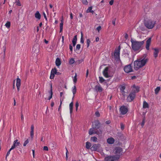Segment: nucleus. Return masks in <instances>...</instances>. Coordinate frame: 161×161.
Returning a JSON list of instances; mask_svg holds the SVG:
<instances>
[{"instance_id": "42", "label": "nucleus", "mask_w": 161, "mask_h": 161, "mask_svg": "<svg viewBox=\"0 0 161 161\" xmlns=\"http://www.w3.org/2000/svg\"><path fill=\"white\" fill-rule=\"evenodd\" d=\"M83 61V59H81L80 60H78L76 61V63L78 64H79L81 63Z\"/></svg>"}, {"instance_id": "3", "label": "nucleus", "mask_w": 161, "mask_h": 161, "mask_svg": "<svg viewBox=\"0 0 161 161\" xmlns=\"http://www.w3.org/2000/svg\"><path fill=\"white\" fill-rule=\"evenodd\" d=\"M155 23V21L151 19L146 18L145 19V25L148 29L153 28L154 26Z\"/></svg>"}, {"instance_id": "21", "label": "nucleus", "mask_w": 161, "mask_h": 161, "mask_svg": "<svg viewBox=\"0 0 161 161\" xmlns=\"http://www.w3.org/2000/svg\"><path fill=\"white\" fill-rule=\"evenodd\" d=\"M95 88L96 90L98 92H101L103 91V88L100 85L96 86Z\"/></svg>"}, {"instance_id": "11", "label": "nucleus", "mask_w": 161, "mask_h": 161, "mask_svg": "<svg viewBox=\"0 0 161 161\" xmlns=\"http://www.w3.org/2000/svg\"><path fill=\"white\" fill-rule=\"evenodd\" d=\"M57 69L56 68L52 69L51 71V75L50 76V79H53L55 76V75L57 74Z\"/></svg>"}, {"instance_id": "24", "label": "nucleus", "mask_w": 161, "mask_h": 161, "mask_svg": "<svg viewBox=\"0 0 161 161\" xmlns=\"http://www.w3.org/2000/svg\"><path fill=\"white\" fill-rule=\"evenodd\" d=\"M55 63L56 66L59 67L61 64V62L60 59L58 58H57L56 60Z\"/></svg>"}, {"instance_id": "54", "label": "nucleus", "mask_w": 161, "mask_h": 161, "mask_svg": "<svg viewBox=\"0 0 161 161\" xmlns=\"http://www.w3.org/2000/svg\"><path fill=\"white\" fill-rule=\"evenodd\" d=\"M43 15H44V17L45 19H46V21H47V16H46L45 13L44 12L43 13Z\"/></svg>"}, {"instance_id": "47", "label": "nucleus", "mask_w": 161, "mask_h": 161, "mask_svg": "<svg viewBox=\"0 0 161 161\" xmlns=\"http://www.w3.org/2000/svg\"><path fill=\"white\" fill-rule=\"evenodd\" d=\"M82 3L86 5L88 4V2L87 0H82Z\"/></svg>"}, {"instance_id": "58", "label": "nucleus", "mask_w": 161, "mask_h": 161, "mask_svg": "<svg viewBox=\"0 0 161 161\" xmlns=\"http://www.w3.org/2000/svg\"><path fill=\"white\" fill-rule=\"evenodd\" d=\"M69 49H70V50L71 51H72V50H73V47L71 45H69Z\"/></svg>"}, {"instance_id": "1", "label": "nucleus", "mask_w": 161, "mask_h": 161, "mask_svg": "<svg viewBox=\"0 0 161 161\" xmlns=\"http://www.w3.org/2000/svg\"><path fill=\"white\" fill-rule=\"evenodd\" d=\"M147 59L145 58L139 59L135 61L134 63V67L135 70H137L142 67L146 64Z\"/></svg>"}, {"instance_id": "30", "label": "nucleus", "mask_w": 161, "mask_h": 161, "mask_svg": "<svg viewBox=\"0 0 161 161\" xmlns=\"http://www.w3.org/2000/svg\"><path fill=\"white\" fill-rule=\"evenodd\" d=\"M20 80L19 78H17L16 80V86H20Z\"/></svg>"}, {"instance_id": "55", "label": "nucleus", "mask_w": 161, "mask_h": 161, "mask_svg": "<svg viewBox=\"0 0 161 161\" xmlns=\"http://www.w3.org/2000/svg\"><path fill=\"white\" fill-rule=\"evenodd\" d=\"M115 19H114L112 20V24L114 25H115Z\"/></svg>"}, {"instance_id": "27", "label": "nucleus", "mask_w": 161, "mask_h": 161, "mask_svg": "<svg viewBox=\"0 0 161 161\" xmlns=\"http://www.w3.org/2000/svg\"><path fill=\"white\" fill-rule=\"evenodd\" d=\"M76 92V88L75 86H73V87L72 88V92L73 94V97H74L75 94Z\"/></svg>"}, {"instance_id": "7", "label": "nucleus", "mask_w": 161, "mask_h": 161, "mask_svg": "<svg viewBox=\"0 0 161 161\" xmlns=\"http://www.w3.org/2000/svg\"><path fill=\"white\" fill-rule=\"evenodd\" d=\"M118 157L116 158L114 156L107 157L105 158L104 161H117Z\"/></svg>"}, {"instance_id": "63", "label": "nucleus", "mask_w": 161, "mask_h": 161, "mask_svg": "<svg viewBox=\"0 0 161 161\" xmlns=\"http://www.w3.org/2000/svg\"><path fill=\"white\" fill-rule=\"evenodd\" d=\"M99 41V38L98 37H97L96 39V42H98Z\"/></svg>"}, {"instance_id": "20", "label": "nucleus", "mask_w": 161, "mask_h": 161, "mask_svg": "<svg viewBox=\"0 0 161 161\" xmlns=\"http://www.w3.org/2000/svg\"><path fill=\"white\" fill-rule=\"evenodd\" d=\"M34 126L33 125H31V131L30 132V135L32 138H33L34 136Z\"/></svg>"}, {"instance_id": "43", "label": "nucleus", "mask_w": 161, "mask_h": 161, "mask_svg": "<svg viewBox=\"0 0 161 161\" xmlns=\"http://www.w3.org/2000/svg\"><path fill=\"white\" fill-rule=\"evenodd\" d=\"M79 106V104L78 102H77L75 104V107H76V111H77L78 110V108Z\"/></svg>"}, {"instance_id": "49", "label": "nucleus", "mask_w": 161, "mask_h": 161, "mask_svg": "<svg viewBox=\"0 0 161 161\" xmlns=\"http://www.w3.org/2000/svg\"><path fill=\"white\" fill-rule=\"evenodd\" d=\"M101 29V27L100 26H98L96 29L98 31V32L100 31Z\"/></svg>"}, {"instance_id": "32", "label": "nucleus", "mask_w": 161, "mask_h": 161, "mask_svg": "<svg viewBox=\"0 0 161 161\" xmlns=\"http://www.w3.org/2000/svg\"><path fill=\"white\" fill-rule=\"evenodd\" d=\"M91 147V144L90 142H86V147L87 149H89Z\"/></svg>"}, {"instance_id": "4", "label": "nucleus", "mask_w": 161, "mask_h": 161, "mask_svg": "<svg viewBox=\"0 0 161 161\" xmlns=\"http://www.w3.org/2000/svg\"><path fill=\"white\" fill-rule=\"evenodd\" d=\"M114 153L115 154V156L116 158L118 157V160L119 159L120 156L122 154V149L119 147H116L114 151Z\"/></svg>"}, {"instance_id": "13", "label": "nucleus", "mask_w": 161, "mask_h": 161, "mask_svg": "<svg viewBox=\"0 0 161 161\" xmlns=\"http://www.w3.org/2000/svg\"><path fill=\"white\" fill-rule=\"evenodd\" d=\"M108 68L106 67L104 70L103 73L104 76L107 78L110 77L111 76L109 75L108 73Z\"/></svg>"}, {"instance_id": "12", "label": "nucleus", "mask_w": 161, "mask_h": 161, "mask_svg": "<svg viewBox=\"0 0 161 161\" xmlns=\"http://www.w3.org/2000/svg\"><path fill=\"white\" fill-rule=\"evenodd\" d=\"M20 142L17 139L15 140L13 142V145L11 147V149H14L16 147L19 145Z\"/></svg>"}, {"instance_id": "57", "label": "nucleus", "mask_w": 161, "mask_h": 161, "mask_svg": "<svg viewBox=\"0 0 161 161\" xmlns=\"http://www.w3.org/2000/svg\"><path fill=\"white\" fill-rule=\"evenodd\" d=\"M70 17L71 19H73V15L72 13H70Z\"/></svg>"}, {"instance_id": "19", "label": "nucleus", "mask_w": 161, "mask_h": 161, "mask_svg": "<svg viewBox=\"0 0 161 161\" xmlns=\"http://www.w3.org/2000/svg\"><path fill=\"white\" fill-rule=\"evenodd\" d=\"M107 142L109 144H113L114 143V139L112 137H110L107 139Z\"/></svg>"}, {"instance_id": "37", "label": "nucleus", "mask_w": 161, "mask_h": 161, "mask_svg": "<svg viewBox=\"0 0 161 161\" xmlns=\"http://www.w3.org/2000/svg\"><path fill=\"white\" fill-rule=\"evenodd\" d=\"M15 3L17 6H20L21 5V3L19 0H16Z\"/></svg>"}, {"instance_id": "46", "label": "nucleus", "mask_w": 161, "mask_h": 161, "mask_svg": "<svg viewBox=\"0 0 161 161\" xmlns=\"http://www.w3.org/2000/svg\"><path fill=\"white\" fill-rule=\"evenodd\" d=\"M50 96L49 97L48 100H50L52 97V95H53V92L52 91V89H51V91L50 92Z\"/></svg>"}, {"instance_id": "45", "label": "nucleus", "mask_w": 161, "mask_h": 161, "mask_svg": "<svg viewBox=\"0 0 161 161\" xmlns=\"http://www.w3.org/2000/svg\"><path fill=\"white\" fill-rule=\"evenodd\" d=\"M95 115L97 117H99L100 116L99 112L98 111H97L95 113Z\"/></svg>"}, {"instance_id": "41", "label": "nucleus", "mask_w": 161, "mask_h": 161, "mask_svg": "<svg viewBox=\"0 0 161 161\" xmlns=\"http://www.w3.org/2000/svg\"><path fill=\"white\" fill-rule=\"evenodd\" d=\"M29 141L28 139L26 140L24 143L23 146L24 147L26 145L29 143Z\"/></svg>"}, {"instance_id": "26", "label": "nucleus", "mask_w": 161, "mask_h": 161, "mask_svg": "<svg viewBox=\"0 0 161 161\" xmlns=\"http://www.w3.org/2000/svg\"><path fill=\"white\" fill-rule=\"evenodd\" d=\"M73 106V102H71L70 103L69 105L70 113V114H71L72 112Z\"/></svg>"}, {"instance_id": "14", "label": "nucleus", "mask_w": 161, "mask_h": 161, "mask_svg": "<svg viewBox=\"0 0 161 161\" xmlns=\"http://www.w3.org/2000/svg\"><path fill=\"white\" fill-rule=\"evenodd\" d=\"M92 127L96 129H98L100 127V124L99 121H95L92 125Z\"/></svg>"}, {"instance_id": "56", "label": "nucleus", "mask_w": 161, "mask_h": 161, "mask_svg": "<svg viewBox=\"0 0 161 161\" xmlns=\"http://www.w3.org/2000/svg\"><path fill=\"white\" fill-rule=\"evenodd\" d=\"M144 123H145L144 119H143L142 121V123H141V125H142V126H143L144 125Z\"/></svg>"}, {"instance_id": "6", "label": "nucleus", "mask_w": 161, "mask_h": 161, "mask_svg": "<svg viewBox=\"0 0 161 161\" xmlns=\"http://www.w3.org/2000/svg\"><path fill=\"white\" fill-rule=\"evenodd\" d=\"M91 149L92 151H98L101 149L100 145L99 144H95L91 148Z\"/></svg>"}, {"instance_id": "38", "label": "nucleus", "mask_w": 161, "mask_h": 161, "mask_svg": "<svg viewBox=\"0 0 161 161\" xmlns=\"http://www.w3.org/2000/svg\"><path fill=\"white\" fill-rule=\"evenodd\" d=\"M99 81L101 83L103 82L105 80L102 77H99Z\"/></svg>"}, {"instance_id": "2", "label": "nucleus", "mask_w": 161, "mask_h": 161, "mask_svg": "<svg viewBox=\"0 0 161 161\" xmlns=\"http://www.w3.org/2000/svg\"><path fill=\"white\" fill-rule=\"evenodd\" d=\"M132 43V47L134 50H137L140 49L142 45L144 43V41L138 42L134 41L132 39L131 40Z\"/></svg>"}, {"instance_id": "44", "label": "nucleus", "mask_w": 161, "mask_h": 161, "mask_svg": "<svg viewBox=\"0 0 161 161\" xmlns=\"http://www.w3.org/2000/svg\"><path fill=\"white\" fill-rule=\"evenodd\" d=\"M13 149H11V147L10 148V149L9 150V151L7 153V155H6V159L7 158V157L9 155V154H10V151L11 150H13Z\"/></svg>"}, {"instance_id": "17", "label": "nucleus", "mask_w": 161, "mask_h": 161, "mask_svg": "<svg viewBox=\"0 0 161 161\" xmlns=\"http://www.w3.org/2000/svg\"><path fill=\"white\" fill-rule=\"evenodd\" d=\"M95 128L93 127L91 128H90L89 130V134L90 135H92L93 134H95L96 130Z\"/></svg>"}, {"instance_id": "64", "label": "nucleus", "mask_w": 161, "mask_h": 161, "mask_svg": "<svg viewBox=\"0 0 161 161\" xmlns=\"http://www.w3.org/2000/svg\"><path fill=\"white\" fill-rule=\"evenodd\" d=\"M44 42L46 44H47L48 43V41L46 39L44 40Z\"/></svg>"}, {"instance_id": "23", "label": "nucleus", "mask_w": 161, "mask_h": 161, "mask_svg": "<svg viewBox=\"0 0 161 161\" xmlns=\"http://www.w3.org/2000/svg\"><path fill=\"white\" fill-rule=\"evenodd\" d=\"M159 52V50L157 48H155L154 49V52L153 53V55L154 57L156 58L158 55Z\"/></svg>"}, {"instance_id": "34", "label": "nucleus", "mask_w": 161, "mask_h": 161, "mask_svg": "<svg viewBox=\"0 0 161 161\" xmlns=\"http://www.w3.org/2000/svg\"><path fill=\"white\" fill-rule=\"evenodd\" d=\"M11 25L10 22L9 21H8L5 24V26L8 28L10 27Z\"/></svg>"}, {"instance_id": "40", "label": "nucleus", "mask_w": 161, "mask_h": 161, "mask_svg": "<svg viewBox=\"0 0 161 161\" xmlns=\"http://www.w3.org/2000/svg\"><path fill=\"white\" fill-rule=\"evenodd\" d=\"M80 42L81 43H83L84 42V41L83 40V33H82V32H81V37Z\"/></svg>"}, {"instance_id": "22", "label": "nucleus", "mask_w": 161, "mask_h": 161, "mask_svg": "<svg viewBox=\"0 0 161 161\" xmlns=\"http://www.w3.org/2000/svg\"><path fill=\"white\" fill-rule=\"evenodd\" d=\"M35 15L36 18L38 19L39 20L41 19V15L39 11H36L35 14Z\"/></svg>"}, {"instance_id": "5", "label": "nucleus", "mask_w": 161, "mask_h": 161, "mask_svg": "<svg viewBox=\"0 0 161 161\" xmlns=\"http://www.w3.org/2000/svg\"><path fill=\"white\" fill-rule=\"evenodd\" d=\"M128 111V109L125 106H122L119 108V112L121 114H125Z\"/></svg>"}, {"instance_id": "10", "label": "nucleus", "mask_w": 161, "mask_h": 161, "mask_svg": "<svg viewBox=\"0 0 161 161\" xmlns=\"http://www.w3.org/2000/svg\"><path fill=\"white\" fill-rule=\"evenodd\" d=\"M120 50V46H119L117 49L115 50L114 56L115 58L119 59V58Z\"/></svg>"}, {"instance_id": "61", "label": "nucleus", "mask_w": 161, "mask_h": 161, "mask_svg": "<svg viewBox=\"0 0 161 161\" xmlns=\"http://www.w3.org/2000/svg\"><path fill=\"white\" fill-rule=\"evenodd\" d=\"M51 107H53V106H54V102H52L51 103Z\"/></svg>"}, {"instance_id": "53", "label": "nucleus", "mask_w": 161, "mask_h": 161, "mask_svg": "<svg viewBox=\"0 0 161 161\" xmlns=\"http://www.w3.org/2000/svg\"><path fill=\"white\" fill-rule=\"evenodd\" d=\"M60 105H59V107H58V110L59 111H60V109H61V104H62V102L61 101V100H60Z\"/></svg>"}, {"instance_id": "39", "label": "nucleus", "mask_w": 161, "mask_h": 161, "mask_svg": "<svg viewBox=\"0 0 161 161\" xmlns=\"http://www.w3.org/2000/svg\"><path fill=\"white\" fill-rule=\"evenodd\" d=\"M91 42L90 40L89 39H87L86 40L87 47H88L90 45V43Z\"/></svg>"}, {"instance_id": "36", "label": "nucleus", "mask_w": 161, "mask_h": 161, "mask_svg": "<svg viewBox=\"0 0 161 161\" xmlns=\"http://www.w3.org/2000/svg\"><path fill=\"white\" fill-rule=\"evenodd\" d=\"M91 140L93 142H96L97 140V138L96 137L93 136L91 137Z\"/></svg>"}, {"instance_id": "25", "label": "nucleus", "mask_w": 161, "mask_h": 161, "mask_svg": "<svg viewBox=\"0 0 161 161\" xmlns=\"http://www.w3.org/2000/svg\"><path fill=\"white\" fill-rule=\"evenodd\" d=\"M77 41V36L76 35L74 37L72 41V42L73 43V46H75L76 43Z\"/></svg>"}, {"instance_id": "33", "label": "nucleus", "mask_w": 161, "mask_h": 161, "mask_svg": "<svg viewBox=\"0 0 161 161\" xmlns=\"http://www.w3.org/2000/svg\"><path fill=\"white\" fill-rule=\"evenodd\" d=\"M77 75L76 73L75 74V75L73 78V81L74 83H75L77 81Z\"/></svg>"}, {"instance_id": "62", "label": "nucleus", "mask_w": 161, "mask_h": 161, "mask_svg": "<svg viewBox=\"0 0 161 161\" xmlns=\"http://www.w3.org/2000/svg\"><path fill=\"white\" fill-rule=\"evenodd\" d=\"M63 27H60V32H61L63 30Z\"/></svg>"}, {"instance_id": "18", "label": "nucleus", "mask_w": 161, "mask_h": 161, "mask_svg": "<svg viewBox=\"0 0 161 161\" xmlns=\"http://www.w3.org/2000/svg\"><path fill=\"white\" fill-rule=\"evenodd\" d=\"M32 52L36 54H37L39 52V48L36 46H34L32 49Z\"/></svg>"}, {"instance_id": "52", "label": "nucleus", "mask_w": 161, "mask_h": 161, "mask_svg": "<svg viewBox=\"0 0 161 161\" xmlns=\"http://www.w3.org/2000/svg\"><path fill=\"white\" fill-rule=\"evenodd\" d=\"M114 2V0H111L109 2V4L111 5H112L113 4Z\"/></svg>"}, {"instance_id": "16", "label": "nucleus", "mask_w": 161, "mask_h": 161, "mask_svg": "<svg viewBox=\"0 0 161 161\" xmlns=\"http://www.w3.org/2000/svg\"><path fill=\"white\" fill-rule=\"evenodd\" d=\"M151 38H149L146 41V47L147 50H148L149 49V46L151 42Z\"/></svg>"}, {"instance_id": "8", "label": "nucleus", "mask_w": 161, "mask_h": 161, "mask_svg": "<svg viewBox=\"0 0 161 161\" xmlns=\"http://www.w3.org/2000/svg\"><path fill=\"white\" fill-rule=\"evenodd\" d=\"M124 70L126 73H129L132 71V67L130 64L128 65L125 66Z\"/></svg>"}, {"instance_id": "31", "label": "nucleus", "mask_w": 161, "mask_h": 161, "mask_svg": "<svg viewBox=\"0 0 161 161\" xmlns=\"http://www.w3.org/2000/svg\"><path fill=\"white\" fill-rule=\"evenodd\" d=\"M95 132V134L98 135H100L102 134V131L100 129H97L96 130Z\"/></svg>"}, {"instance_id": "59", "label": "nucleus", "mask_w": 161, "mask_h": 161, "mask_svg": "<svg viewBox=\"0 0 161 161\" xmlns=\"http://www.w3.org/2000/svg\"><path fill=\"white\" fill-rule=\"evenodd\" d=\"M63 23L61 22L60 24V27H63Z\"/></svg>"}, {"instance_id": "9", "label": "nucleus", "mask_w": 161, "mask_h": 161, "mask_svg": "<svg viewBox=\"0 0 161 161\" xmlns=\"http://www.w3.org/2000/svg\"><path fill=\"white\" fill-rule=\"evenodd\" d=\"M136 94L133 92H131L127 98V101L129 102L132 101L135 98Z\"/></svg>"}, {"instance_id": "29", "label": "nucleus", "mask_w": 161, "mask_h": 161, "mask_svg": "<svg viewBox=\"0 0 161 161\" xmlns=\"http://www.w3.org/2000/svg\"><path fill=\"white\" fill-rule=\"evenodd\" d=\"M75 62V59L73 58H71L69 61V64L71 65L74 64Z\"/></svg>"}, {"instance_id": "60", "label": "nucleus", "mask_w": 161, "mask_h": 161, "mask_svg": "<svg viewBox=\"0 0 161 161\" xmlns=\"http://www.w3.org/2000/svg\"><path fill=\"white\" fill-rule=\"evenodd\" d=\"M121 128L122 130H123L124 129V126L122 124L121 125Z\"/></svg>"}, {"instance_id": "28", "label": "nucleus", "mask_w": 161, "mask_h": 161, "mask_svg": "<svg viewBox=\"0 0 161 161\" xmlns=\"http://www.w3.org/2000/svg\"><path fill=\"white\" fill-rule=\"evenodd\" d=\"M149 105L148 103L146 101H144L143 103V108H148Z\"/></svg>"}, {"instance_id": "35", "label": "nucleus", "mask_w": 161, "mask_h": 161, "mask_svg": "<svg viewBox=\"0 0 161 161\" xmlns=\"http://www.w3.org/2000/svg\"><path fill=\"white\" fill-rule=\"evenodd\" d=\"M160 89V87H157L155 89V93L156 94H157Z\"/></svg>"}, {"instance_id": "48", "label": "nucleus", "mask_w": 161, "mask_h": 161, "mask_svg": "<svg viewBox=\"0 0 161 161\" xmlns=\"http://www.w3.org/2000/svg\"><path fill=\"white\" fill-rule=\"evenodd\" d=\"M92 8L91 7H90L88 8L87 9V10L86 11V12L87 13L89 12H92Z\"/></svg>"}, {"instance_id": "50", "label": "nucleus", "mask_w": 161, "mask_h": 161, "mask_svg": "<svg viewBox=\"0 0 161 161\" xmlns=\"http://www.w3.org/2000/svg\"><path fill=\"white\" fill-rule=\"evenodd\" d=\"M43 150L45 151H48V148L47 146H44L43 147Z\"/></svg>"}, {"instance_id": "51", "label": "nucleus", "mask_w": 161, "mask_h": 161, "mask_svg": "<svg viewBox=\"0 0 161 161\" xmlns=\"http://www.w3.org/2000/svg\"><path fill=\"white\" fill-rule=\"evenodd\" d=\"M80 47V44H77L76 46V49H78V50L79 49Z\"/></svg>"}, {"instance_id": "15", "label": "nucleus", "mask_w": 161, "mask_h": 161, "mask_svg": "<svg viewBox=\"0 0 161 161\" xmlns=\"http://www.w3.org/2000/svg\"><path fill=\"white\" fill-rule=\"evenodd\" d=\"M139 91V87L138 86H134L132 87V92L133 93L136 94V93L138 92Z\"/></svg>"}]
</instances>
